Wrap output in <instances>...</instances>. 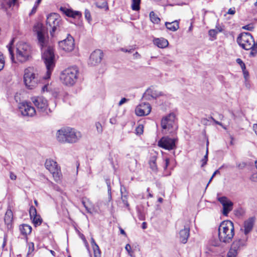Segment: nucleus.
Instances as JSON below:
<instances>
[{
	"label": "nucleus",
	"mask_w": 257,
	"mask_h": 257,
	"mask_svg": "<svg viewBox=\"0 0 257 257\" xmlns=\"http://www.w3.org/2000/svg\"><path fill=\"white\" fill-rule=\"evenodd\" d=\"M236 61L240 66V67H241L242 71L244 73H245V64L243 62V61L240 58H237L236 59Z\"/></svg>",
	"instance_id": "nucleus-37"
},
{
	"label": "nucleus",
	"mask_w": 257,
	"mask_h": 257,
	"mask_svg": "<svg viewBox=\"0 0 257 257\" xmlns=\"http://www.w3.org/2000/svg\"><path fill=\"white\" fill-rule=\"evenodd\" d=\"M13 41H11V42L9 44V45L8 46H7V47L8 48L9 52L10 55L11 59L12 61L13 62H16V61H15L13 49L12 47V45H13Z\"/></svg>",
	"instance_id": "nucleus-32"
},
{
	"label": "nucleus",
	"mask_w": 257,
	"mask_h": 257,
	"mask_svg": "<svg viewBox=\"0 0 257 257\" xmlns=\"http://www.w3.org/2000/svg\"><path fill=\"white\" fill-rule=\"evenodd\" d=\"M165 161V164H164V165L163 166V168H164V170H166L167 169L169 164V163H170V160L169 158H166L164 160Z\"/></svg>",
	"instance_id": "nucleus-50"
},
{
	"label": "nucleus",
	"mask_w": 257,
	"mask_h": 257,
	"mask_svg": "<svg viewBox=\"0 0 257 257\" xmlns=\"http://www.w3.org/2000/svg\"><path fill=\"white\" fill-rule=\"evenodd\" d=\"M41 1L42 0H37L36 2L35 5L38 6L40 4Z\"/></svg>",
	"instance_id": "nucleus-63"
},
{
	"label": "nucleus",
	"mask_w": 257,
	"mask_h": 257,
	"mask_svg": "<svg viewBox=\"0 0 257 257\" xmlns=\"http://www.w3.org/2000/svg\"><path fill=\"white\" fill-rule=\"evenodd\" d=\"M34 31L37 33L38 43L43 51L42 58L45 64L47 72L43 77L44 79L50 78L55 66L54 49L52 46L48 44V37L45 27L41 23H37L34 27Z\"/></svg>",
	"instance_id": "nucleus-1"
},
{
	"label": "nucleus",
	"mask_w": 257,
	"mask_h": 257,
	"mask_svg": "<svg viewBox=\"0 0 257 257\" xmlns=\"http://www.w3.org/2000/svg\"><path fill=\"white\" fill-rule=\"evenodd\" d=\"M61 18L56 13H51L48 15L46 21L47 30H49L52 37H54L55 32L59 31L61 24Z\"/></svg>",
	"instance_id": "nucleus-7"
},
{
	"label": "nucleus",
	"mask_w": 257,
	"mask_h": 257,
	"mask_svg": "<svg viewBox=\"0 0 257 257\" xmlns=\"http://www.w3.org/2000/svg\"><path fill=\"white\" fill-rule=\"evenodd\" d=\"M150 20L154 24H159L161 21L158 16L153 11L150 13Z\"/></svg>",
	"instance_id": "nucleus-30"
},
{
	"label": "nucleus",
	"mask_w": 257,
	"mask_h": 257,
	"mask_svg": "<svg viewBox=\"0 0 257 257\" xmlns=\"http://www.w3.org/2000/svg\"><path fill=\"white\" fill-rule=\"evenodd\" d=\"M247 236L235 240L231 244V247L227 253V257H237L239 251L242 247L246 245Z\"/></svg>",
	"instance_id": "nucleus-10"
},
{
	"label": "nucleus",
	"mask_w": 257,
	"mask_h": 257,
	"mask_svg": "<svg viewBox=\"0 0 257 257\" xmlns=\"http://www.w3.org/2000/svg\"><path fill=\"white\" fill-rule=\"evenodd\" d=\"M106 184L107 186V190H108V194L109 196V198L110 199H111V187H110V183L109 180H106Z\"/></svg>",
	"instance_id": "nucleus-41"
},
{
	"label": "nucleus",
	"mask_w": 257,
	"mask_h": 257,
	"mask_svg": "<svg viewBox=\"0 0 257 257\" xmlns=\"http://www.w3.org/2000/svg\"><path fill=\"white\" fill-rule=\"evenodd\" d=\"M221 242H222V241H220V240H214L212 241L211 242V244L213 246H219L221 245Z\"/></svg>",
	"instance_id": "nucleus-48"
},
{
	"label": "nucleus",
	"mask_w": 257,
	"mask_h": 257,
	"mask_svg": "<svg viewBox=\"0 0 257 257\" xmlns=\"http://www.w3.org/2000/svg\"><path fill=\"white\" fill-rule=\"evenodd\" d=\"M235 8H230L228 10L227 13L228 14H230V15H234L235 14Z\"/></svg>",
	"instance_id": "nucleus-52"
},
{
	"label": "nucleus",
	"mask_w": 257,
	"mask_h": 257,
	"mask_svg": "<svg viewBox=\"0 0 257 257\" xmlns=\"http://www.w3.org/2000/svg\"><path fill=\"white\" fill-rule=\"evenodd\" d=\"M157 157L156 156H153L151 157L149 161V165L151 170L156 173L158 171V167L156 164Z\"/></svg>",
	"instance_id": "nucleus-28"
},
{
	"label": "nucleus",
	"mask_w": 257,
	"mask_h": 257,
	"mask_svg": "<svg viewBox=\"0 0 257 257\" xmlns=\"http://www.w3.org/2000/svg\"><path fill=\"white\" fill-rule=\"evenodd\" d=\"M136 134L138 135L143 134L144 132V126L143 124H139L136 128Z\"/></svg>",
	"instance_id": "nucleus-36"
},
{
	"label": "nucleus",
	"mask_w": 257,
	"mask_h": 257,
	"mask_svg": "<svg viewBox=\"0 0 257 257\" xmlns=\"http://www.w3.org/2000/svg\"><path fill=\"white\" fill-rule=\"evenodd\" d=\"M135 48H132L130 49L121 48V51L124 52L133 53L135 50Z\"/></svg>",
	"instance_id": "nucleus-47"
},
{
	"label": "nucleus",
	"mask_w": 257,
	"mask_h": 257,
	"mask_svg": "<svg viewBox=\"0 0 257 257\" xmlns=\"http://www.w3.org/2000/svg\"><path fill=\"white\" fill-rule=\"evenodd\" d=\"M238 44L245 50H250L255 45L253 37L249 33H241L237 39Z\"/></svg>",
	"instance_id": "nucleus-8"
},
{
	"label": "nucleus",
	"mask_w": 257,
	"mask_h": 257,
	"mask_svg": "<svg viewBox=\"0 0 257 257\" xmlns=\"http://www.w3.org/2000/svg\"><path fill=\"white\" fill-rule=\"evenodd\" d=\"M142 228L143 229H146L147 228V223L145 222H144L142 223Z\"/></svg>",
	"instance_id": "nucleus-62"
},
{
	"label": "nucleus",
	"mask_w": 257,
	"mask_h": 257,
	"mask_svg": "<svg viewBox=\"0 0 257 257\" xmlns=\"http://www.w3.org/2000/svg\"><path fill=\"white\" fill-rule=\"evenodd\" d=\"M95 126L98 133L101 134L103 131V128L101 124L99 122H97L95 123Z\"/></svg>",
	"instance_id": "nucleus-40"
},
{
	"label": "nucleus",
	"mask_w": 257,
	"mask_h": 257,
	"mask_svg": "<svg viewBox=\"0 0 257 257\" xmlns=\"http://www.w3.org/2000/svg\"><path fill=\"white\" fill-rule=\"evenodd\" d=\"M177 140L168 137H163L158 142V146L166 150H171L176 148L175 142Z\"/></svg>",
	"instance_id": "nucleus-14"
},
{
	"label": "nucleus",
	"mask_w": 257,
	"mask_h": 257,
	"mask_svg": "<svg viewBox=\"0 0 257 257\" xmlns=\"http://www.w3.org/2000/svg\"><path fill=\"white\" fill-rule=\"evenodd\" d=\"M208 144H209V142L207 141V144H206L207 147H206V154L204 156L203 159H202V160H201V162H202L201 167H202L204 166L207 164V162L208 161Z\"/></svg>",
	"instance_id": "nucleus-33"
},
{
	"label": "nucleus",
	"mask_w": 257,
	"mask_h": 257,
	"mask_svg": "<svg viewBox=\"0 0 257 257\" xmlns=\"http://www.w3.org/2000/svg\"><path fill=\"white\" fill-rule=\"evenodd\" d=\"M31 100L39 111L46 114H48V112L50 111V109H48L47 100L43 97H33Z\"/></svg>",
	"instance_id": "nucleus-12"
},
{
	"label": "nucleus",
	"mask_w": 257,
	"mask_h": 257,
	"mask_svg": "<svg viewBox=\"0 0 257 257\" xmlns=\"http://www.w3.org/2000/svg\"><path fill=\"white\" fill-rule=\"evenodd\" d=\"M141 0H132V9L134 11H138L140 9Z\"/></svg>",
	"instance_id": "nucleus-31"
},
{
	"label": "nucleus",
	"mask_w": 257,
	"mask_h": 257,
	"mask_svg": "<svg viewBox=\"0 0 257 257\" xmlns=\"http://www.w3.org/2000/svg\"><path fill=\"white\" fill-rule=\"evenodd\" d=\"M31 48L27 43L19 42L16 45V58L19 62H24L31 56Z\"/></svg>",
	"instance_id": "nucleus-6"
},
{
	"label": "nucleus",
	"mask_w": 257,
	"mask_h": 257,
	"mask_svg": "<svg viewBox=\"0 0 257 257\" xmlns=\"http://www.w3.org/2000/svg\"><path fill=\"white\" fill-rule=\"evenodd\" d=\"M153 43L158 47L162 49L166 48L169 45L168 40L164 38H154Z\"/></svg>",
	"instance_id": "nucleus-23"
},
{
	"label": "nucleus",
	"mask_w": 257,
	"mask_h": 257,
	"mask_svg": "<svg viewBox=\"0 0 257 257\" xmlns=\"http://www.w3.org/2000/svg\"><path fill=\"white\" fill-rule=\"evenodd\" d=\"M211 119L217 124H219L220 122L216 120L213 117H211Z\"/></svg>",
	"instance_id": "nucleus-61"
},
{
	"label": "nucleus",
	"mask_w": 257,
	"mask_h": 257,
	"mask_svg": "<svg viewBox=\"0 0 257 257\" xmlns=\"http://www.w3.org/2000/svg\"><path fill=\"white\" fill-rule=\"evenodd\" d=\"M37 7H38V6L35 5V6L33 8V9H32V11H31V13L30 14V15H32V14L35 13L36 12Z\"/></svg>",
	"instance_id": "nucleus-54"
},
{
	"label": "nucleus",
	"mask_w": 257,
	"mask_h": 257,
	"mask_svg": "<svg viewBox=\"0 0 257 257\" xmlns=\"http://www.w3.org/2000/svg\"><path fill=\"white\" fill-rule=\"evenodd\" d=\"M40 81L37 70L34 67H28L24 71V82L27 88L32 89L36 87Z\"/></svg>",
	"instance_id": "nucleus-4"
},
{
	"label": "nucleus",
	"mask_w": 257,
	"mask_h": 257,
	"mask_svg": "<svg viewBox=\"0 0 257 257\" xmlns=\"http://www.w3.org/2000/svg\"><path fill=\"white\" fill-rule=\"evenodd\" d=\"M22 234L27 235L30 234L32 231V227L28 224H23L20 227Z\"/></svg>",
	"instance_id": "nucleus-29"
},
{
	"label": "nucleus",
	"mask_w": 257,
	"mask_h": 257,
	"mask_svg": "<svg viewBox=\"0 0 257 257\" xmlns=\"http://www.w3.org/2000/svg\"><path fill=\"white\" fill-rule=\"evenodd\" d=\"M78 72L76 67L67 68L61 72L60 80L65 85L72 86L77 79Z\"/></svg>",
	"instance_id": "nucleus-5"
},
{
	"label": "nucleus",
	"mask_w": 257,
	"mask_h": 257,
	"mask_svg": "<svg viewBox=\"0 0 257 257\" xmlns=\"http://www.w3.org/2000/svg\"><path fill=\"white\" fill-rule=\"evenodd\" d=\"M125 249L127 251L128 255L131 257H135V255L134 254V252L132 249L131 246L130 244H126L125 246Z\"/></svg>",
	"instance_id": "nucleus-35"
},
{
	"label": "nucleus",
	"mask_w": 257,
	"mask_h": 257,
	"mask_svg": "<svg viewBox=\"0 0 257 257\" xmlns=\"http://www.w3.org/2000/svg\"><path fill=\"white\" fill-rule=\"evenodd\" d=\"M29 213L31 219L33 220V222L35 226L40 225L42 223V219L39 215L37 214L36 209L33 206L30 207Z\"/></svg>",
	"instance_id": "nucleus-20"
},
{
	"label": "nucleus",
	"mask_w": 257,
	"mask_h": 257,
	"mask_svg": "<svg viewBox=\"0 0 257 257\" xmlns=\"http://www.w3.org/2000/svg\"><path fill=\"white\" fill-rule=\"evenodd\" d=\"M17 0H3L1 4V8L7 11L9 8L14 6Z\"/></svg>",
	"instance_id": "nucleus-26"
},
{
	"label": "nucleus",
	"mask_w": 257,
	"mask_h": 257,
	"mask_svg": "<svg viewBox=\"0 0 257 257\" xmlns=\"http://www.w3.org/2000/svg\"><path fill=\"white\" fill-rule=\"evenodd\" d=\"M45 166L46 168L52 174L54 180L58 181L61 176L60 168L58 166L57 163L52 159H47Z\"/></svg>",
	"instance_id": "nucleus-11"
},
{
	"label": "nucleus",
	"mask_w": 257,
	"mask_h": 257,
	"mask_svg": "<svg viewBox=\"0 0 257 257\" xmlns=\"http://www.w3.org/2000/svg\"><path fill=\"white\" fill-rule=\"evenodd\" d=\"M94 257H101V252L98 245L95 244L93 247Z\"/></svg>",
	"instance_id": "nucleus-34"
},
{
	"label": "nucleus",
	"mask_w": 257,
	"mask_h": 257,
	"mask_svg": "<svg viewBox=\"0 0 257 257\" xmlns=\"http://www.w3.org/2000/svg\"><path fill=\"white\" fill-rule=\"evenodd\" d=\"M165 25L168 30L173 32L177 31L179 28V23L177 21L171 23L166 22Z\"/></svg>",
	"instance_id": "nucleus-27"
},
{
	"label": "nucleus",
	"mask_w": 257,
	"mask_h": 257,
	"mask_svg": "<svg viewBox=\"0 0 257 257\" xmlns=\"http://www.w3.org/2000/svg\"><path fill=\"white\" fill-rule=\"evenodd\" d=\"M85 17L89 22L91 20V15L90 12L88 10H85Z\"/></svg>",
	"instance_id": "nucleus-42"
},
{
	"label": "nucleus",
	"mask_w": 257,
	"mask_h": 257,
	"mask_svg": "<svg viewBox=\"0 0 257 257\" xmlns=\"http://www.w3.org/2000/svg\"><path fill=\"white\" fill-rule=\"evenodd\" d=\"M81 137L82 134L79 131L70 127L61 128L56 133L57 141L62 143H75Z\"/></svg>",
	"instance_id": "nucleus-2"
},
{
	"label": "nucleus",
	"mask_w": 257,
	"mask_h": 257,
	"mask_svg": "<svg viewBox=\"0 0 257 257\" xmlns=\"http://www.w3.org/2000/svg\"><path fill=\"white\" fill-rule=\"evenodd\" d=\"M5 65L4 57L2 53L0 52V71H1Z\"/></svg>",
	"instance_id": "nucleus-39"
},
{
	"label": "nucleus",
	"mask_w": 257,
	"mask_h": 257,
	"mask_svg": "<svg viewBox=\"0 0 257 257\" xmlns=\"http://www.w3.org/2000/svg\"><path fill=\"white\" fill-rule=\"evenodd\" d=\"M219 171L218 170H216L215 171L214 173L213 174V175H212V178H213L214 177V176L216 175V174H218V173H219Z\"/></svg>",
	"instance_id": "nucleus-60"
},
{
	"label": "nucleus",
	"mask_w": 257,
	"mask_h": 257,
	"mask_svg": "<svg viewBox=\"0 0 257 257\" xmlns=\"http://www.w3.org/2000/svg\"><path fill=\"white\" fill-rule=\"evenodd\" d=\"M119 230H120V233L126 236V233L125 232V231H124V230L123 229H122L121 228H119Z\"/></svg>",
	"instance_id": "nucleus-57"
},
{
	"label": "nucleus",
	"mask_w": 257,
	"mask_h": 257,
	"mask_svg": "<svg viewBox=\"0 0 257 257\" xmlns=\"http://www.w3.org/2000/svg\"><path fill=\"white\" fill-rule=\"evenodd\" d=\"M253 130H254L255 134L257 135V124H254L253 125Z\"/></svg>",
	"instance_id": "nucleus-59"
},
{
	"label": "nucleus",
	"mask_w": 257,
	"mask_h": 257,
	"mask_svg": "<svg viewBox=\"0 0 257 257\" xmlns=\"http://www.w3.org/2000/svg\"><path fill=\"white\" fill-rule=\"evenodd\" d=\"M128 100V99L125 98H122L119 102L118 103V105L119 106H120L122 104H123V103H125L126 102H127V101Z\"/></svg>",
	"instance_id": "nucleus-51"
},
{
	"label": "nucleus",
	"mask_w": 257,
	"mask_h": 257,
	"mask_svg": "<svg viewBox=\"0 0 257 257\" xmlns=\"http://www.w3.org/2000/svg\"><path fill=\"white\" fill-rule=\"evenodd\" d=\"M60 10L63 11L66 16L70 17L76 18L81 16V13L78 11H73L62 7L60 8Z\"/></svg>",
	"instance_id": "nucleus-25"
},
{
	"label": "nucleus",
	"mask_w": 257,
	"mask_h": 257,
	"mask_svg": "<svg viewBox=\"0 0 257 257\" xmlns=\"http://www.w3.org/2000/svg\"><path fill=\"white\" fill-rule=\"evenodd\" d=\"M121 199H122V202L125 205V206L126 207L128 208L129 207V204L127 202L126 196H125V195L124 196H121Z\"/></svg>",
	"instance_id": "nucleus-43"
},
{
	"label": "nucleus",
	"mask_w": 257,
	"mask_h": 257,
	"mask_svg": "<svg viewBox=\"0 0 257 257\" xmlns=\"http://www.w3.org/2000/svg\"><path fill=\"white\" fill-rule=\"evenodd\" d=\"M10 178L12 179V180H15L17 178V176L15 174H14V173H10Z\"/></svg>",
	"instance_id": "nucleus-55"
},
{
	"label": "nucleus",
	"mask_w": 257,
	"mask_h": 257,
	"mask_svg": "<svg viewBox=\"0 0 257 257\" xmlns=\"http://www.w3.org/2000/svg\"><path fill=\"white\" fill-rule=\"evenodd\" d=\"M103 57V54L101 50L97 49L94 51L90 55L88 61V65L94 66L99 64Z\"/></svg>",
	"instance_id": "nucleus-16"
},
{
	"label": "nucleus",
	"mask_w": 257,
	"mask_h": 257,
	"mask_svg": "<svg viewBox=\"0 0 257 257\" xmlns=\"http://www.w3.org/2000/svg\"><path fill=\"white\" fill-rule=\"evenodd\" d=\"M133 57H134V59H140L141 58V55L138 52H136L134 54Z\"/></svg>",
	"instance_id": "nucleus-53"
},
{
	"label": "nucleus",
	"mask_w": 257,
	"mask_h": 257,
	"mask_svg": "<svg viewBox=\"0 0 257 257\" xmlns=\"http://www.w3.org/2000/svg\"><path fill=\"white\" fill-rule=\"evenodd\" d=\"M82 203L83 206L85 208L86 210L87 211V212H90V209H88V207L86 205V203L83 200L82 201Z\"/></svg>",
	"instance_id": "nucleus-56"
},
{
	"label": "nucleus",
	"mask_w": 257,
	"mask_h": 257,
	"mask_svg": "<svg viewBox=\"0 0 257 257\" xmlns=\"http://www.w3.org/2000/svg\"><path fill=\"white\" fill-rule=\"evenodd\" d=\"M97 7L100 9H105V10L108 9L107 3L106 2H103L101 4L99 5L98 3H96Z\"/></svg>",
	"instance_id": "nucleus-38"
},
{
	"label": "nucleus",
	"mask_w": 257,
	"mask_h": 257,
	"mask_svg": "<svg viewBox=\"0 0 257 257\" xmlns=\"http://www.w3.org/2000/svg\"><path fill=\"white\" fill-rule=\"evenodd\" d=\"M163 95L162 92L159 91L153 87H150L145 92L143 97L144 99L149 100L151 98H156Z\"/></svg>",
	"instance_id": "nucleus-19"
},
{
	"label": "nucleus",
	"mask_w": 257,
	"mask_h": 257,
	"mask_svg": "<svg viewBox=\"0 0 257 257\" xmlns=\"http://www.w3.org/2000/svg\"><path fill=\"white\" fill-rule=\"evenodd\" d=\"M242 29H244V30H248V31H252L253 29V27L252 26V25H247L246 26H244L242 27Z\"/></svg>",
	"instance_id": "nucleus-49"
},
{
	"label": "nucleus",
	"mask_w": 257,
	"mask_h": 257,
	"mask_svg": "<svg viewBox=\"0 0 257 257\" xmlns=\"http://www.w3.org/2000/svg\"><path fill=\"white\" fill-rule=\"evenodd\" d=\"M190 235V228L188 225H185L184 229L179 232L180 241L183 243H186Z\"/></svg>",
	"instance_id": "nucleus-21"
},
{
	"label": "nucleus",
	"mask_w": 257,
	"mask_h": 257,
	"mask_svg": "<svg viewBox=\"0 0 257 257\" xmlns=\"http://www.w3.org/2000/svg\"><path fill=\"white\" fill-rule=\"evenodd\" d=\"M162 61L163 62H164L165 64L168 65H171L173 63L172 60L168 59V58L165 57L163 58Z\"/></svg>",
	"instance_id": "nucleus-44"
},
{
	"label": "nucleus",
	"mask_w": 257,
	"mask_h": 257,
	"mask_svg": "<svg viewBox=\"0 0 257 257\" xmlns=\"http://www.w3.org/2000/svg\"><path fill=\"white\" fill-rule=\"evenodd\" d=\"M234 235V225L232 221L226 220L222 221L218 228V237L220 241L229 243Z\"/></svg>",
	"instance_id": "nucleus-3"
},
{
	"label": "nucleus",
	"mask_w": 257,
	"mask_h": 257,
	"mask_svg": "<svg viewBox=\"0 0 257 257\" xmlns=\"http://www.w3.org/2000/svg\"><path fill=\"white\" fill-rule=\"evenodd\" d=\"M217 33V31L216 30H210L209 31V35L212 37H215Z\"/></svg>",
	"instance_id": "nucleus-45"
},
{
	"label": "nucleus",
	"mask_w": 257,
	"mask_h": 257,
	"mask_svg": "<svg viewBox=\"0 0 257 257\" xmlns=\"http://www.w3.org/2000/svg\"><path fill=\"white\" fill-rule=\"evenodd\" d=\"M151 111V106L149 103H142L136 108V113L138 116L148 115Z\"/></svg>",
	"instance_id": "nucleus-18"
},
{
	"label": "nucleus",
	"mask_w": 257,
	"mask_h": 257,
	"mask_svg": "<svg viewBox=\"0 0 257 257\" xmlns=\"http://www.w3.org/2000/svg\"><path fill=\"white\" fill-rule=\"evenodd\" d=\"M158 202H159L160 203H162L163 201V199L161 197H159L158 199Z\"/></svg>",
	"instance_id": "nucleus-64"
},
{
	"label": "nucleus",
	"mask_w": 257,
	"mask_h": 257,
	"mask_svg": "<svg viewBox=\"0 0 257 257\" xmlns=\"http://www.w3.org/2000/svg\"><path fill=\"white\" fill-rule=\"evenodd\" d=\"M19 109L24 116H33L36 113L35 108L27 102H23L19 104Z\"/></svg>",
	"instance_id": "nucleus-13"
},
{
	"label": "nucleus",
	"mask_w": 257,
	"mask_h": 257,
	"mask_svg": "<svg viewBox=\"0 0 257 257\" xmlns=\"http://www.w3.org/2000/svg\"><path fill=\"white\" fill-rule=\"evenodd\" d=\"M218 200L223 206V214L227 216L228 213L232 209V202L224 196L219 197Z\"/></svg>",
	"instance_id": "nucleus-17"
},
{
	"label": "nucleus",
	"mask_w": 257,
	"mask_h": 257,
	"mask_svg": "<svg viewBox=\"0 0 257 257\" xmlns=\"http://www.w3.org/2000/svg\"><path fill=\"white\" fill-rule=\"evenodd\" d=\"M161 127L163 131H167L172 133L177 128L176 123V115L174 113H170L162 118L161 120Z\"/></svg>",
	"instance_id": "nucleus-9"
},
{
	"label": "nucleus",
	"mask_w": 257,
	"mask_h": 257,
	"mask_svg": "<svg viewBox=\"0 0 257 257\" xmlns=\"http://www.w3.org/2000/svg\"><path fill=\"white\" fill-rule=\"evenodd\" d=\"M250 50L251 52L250 53V55L254 56L257 52V47L254 45V47L251 48Z\"/></svg>",
	"instance_id": "nucleus-46"
},
{
	"label": "nucleus",
	"mask_w": 257,
	"mask_h": 257,
	"mask_svg": "<svg viewBox=\"0 0 257 257\" xmlns=\"http://www.w3.org/2000/svg\"><path fill=\"white\" fill-rule=\"evenodd\" d=\"M59 46L66 52H71L74 48V40L71 36L68 35L66 39L59 42Z\"/></svg>",
	"instance_id": "nucleus-15"
},
{
	"label": "nucleus",
	"mask_w": 257,
	"mask_h": 257,
	"mask_svg": "<svg viewBox=\"0 0 257 257\" xmlns=\"http://www.w3.org/2000/svg\"><path fill=\"white\" fill-rule=\"evenodd\" d=\"M254 222V219L253 217L249 218L247 220L244 222V233L245 236H247L248 233H249L252 229Z\"/></svg>",
	"instance_id": "nucleus-22"
},
{
	"label": "nucleus",
	"mask_w": 257,
	"mask_h": 257,
	"mask_svg": "<svg viewBox=\"0 0 257 257\" xmlns=\"http://www.w3.org/2000/svg\"><path fill=\"white\" fill-rule=\"evenodd\" d=\"M91 245H92V247L94 245H95V244H96V242H95L94 239L92 237L91 239Z\"/></svg>",
	"instance_id": "nucleus-58"
},
{
	"label": "nucleus",
	"mask_w": 257,
	"mask_h": 257,
	"mask_svg": "<svg viewBox=\"0 0 257 257\" xmlns=\"http://www.w3.org/2000/svg\"><path fill=\"white\" fill-rule=\"evenodd\" d=\"M13 219V214L11 210L8 209L5 214L4 221L8 228L11 227Z\"/></svg>",
	"instance_id": "nucleus-24"
}]
</instances>
